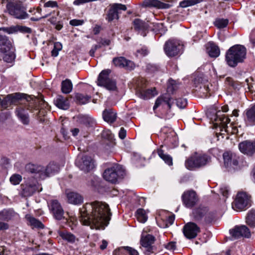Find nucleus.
Masks as SVG:
<instances>
[{"label": "nucleus", "instance_id": "obj_34", "mask_svg": "<svg viewBox=\"0 0 255 255\" xmlns=\"http://www.w3.org/2000/svg\"><path fill=\"white\" fill-rule=\"evenodd\" d=\"M246 222L250 227H255V210H251L248 213Z\"/></svg>", "mask_w": 255, "mask_h": 255}, {"label": "nucleus", "instance_id": "obj_29", "mask_svg": "<svg viewBox=\"0 0 255 255\" xmlns=\"http://www.w3.org/2000/svg\"><path fill=\"white\" fill-rule=\"evenodd\" d=\"M207 52L213 58L218 57L220 53V49L218 46L212 42H209L206 45Z\"/></svg>", "mask_w": 255, "mask_h": 255}, {"label": "nucleus", "instance_id": "obj_9", "mask_svg": "<svg viewBox=\"0 0 255 255\" xmlns=\"http://www.w3.org/2000/svg\"><path fill=\"white\" fill-rule=\"evenodd\" d=\"M111 70L106 69L103 70L99 74L97 81V84L100 86H104L110 91H115L117 89L115 81L109 78Z\"/></svg>", "mask_w": 255, "mask_h": 255}, {"label": "nucleus", "instance_id": "obj_40", "mask_svg": "<svg viewBox=\"0 0 255 255\" xmlns=\"http://www.w3.org/2000/svg\"><path fill=\"white\" fill-rule=\"evenodd\" d=\"M75 98L80 104H86L88 103L91 97L88 95H84L82 94L77 93L75 95Z\"/></svg>", "mask_w": 255, "mask_h": 255}, {"label": "nucleus", "instance_id": "obj_13", "mask_svg": "<svg viewBox=\"0 0 255 255\" xmlns=\"http://www.w3.org/2000/svg\"><path fill=\"white\" fill-rule=\"evenodd\" d=\"M182 200L186 208H191L197 204L198 198L194 191L187 190L183 193Z\"/></svg>", "mask_w": 255, "mask_h": 255}, {"label": "nucleus", "instance_id": "obj_44", "mask_svg": "<svg viewBox=\"0 0 255 255\" xmlns=\"http://www.w3.org/2000/svg\"><path fill=\"white\" fill-rule=\"evenodd\" d=\"M246 115L249 122L255 123V105L247 111Z\"/></svg>", "mask_w": 255, "mask_h": 255}, {"label": "nucleus", "instance_id": "obj_45", "mask_svg": "<svg viewBox=\"0 0 255 255\" xmlns=\"http://www.w3.org/2000/svg\"><path fill=\"white\" fill-rule=\"evenodd\" d=\"M229 20L228 19L217 18L214 22L215 25L218 28H223L226 27L228 24Z\"/></svg>", "mask_w": 255, "mask_h": 255}, {"label": "nucleus", "instance_id": "obj_30", "mask_svg": "<svg viewBox=\"0 0 255 255\" xmlns=\"http://www.w3.org/2000/svg\"><path fill=\"white\" fill-rule=\"evenodd\" d=\"M55 105L60 109L67 110L69 107V102L67 98L58 95L54 100Z\"/></svg>", "mask_w": 255, "mask_h": 255}, {"label": "nucleus", "instance_id": "obj_8", "mask_svg": "<svg viewBox=\"0 0 255 255\" xmlns=\"http://www.w3.org/2000/svg\"><path fill=\"white\" fill-rule=\"evenodd\" d=\"M251 196L245 192H239L232 203V207L235 210L242 211L251 206Z\"/></svg>", "mask_w": 255, "mask_h": 255}, {"label": "nucleus", "instance_id": "obj_63", "mask_svg": "<svg viewBox=\"0 0 255 255\" xmlns=\"http://www.w3.org/2000/svg\"><path fill=\"white\" fill-rule=\"evenodd\" d=\"M9 225L7 223L0 221V231L8 229Z\"/></svg>", "mask_w": 255, "mask_h": 255}, {"label": "nucleus", "instance_id": "obj_28", "mask_svg": "<svg viewBox=\"0 0 255 255\" xmlns=\"http://www.w3.org/2000/svg\"><path fill=\"white\" fill-rule=\"evenodd\" d=\"M16 115L19 120L24 125H28L29 122V118L27 111L21 107L16 109Z\"/></svg>", "mask_w": 255, "mask_h": 255}, {"label": "nucleus", "instance_id": "obj_14", "mask_svg": "<svg viewBox=\"0 0 255 255\" xmlns=\"http://www.w3.org/2000/svg\"><path fill=\"white\" fill-rule=\"evenodd\" d=\"M127 9V7L125 5L120 3H115L113 4L110 9L106 19L109 21H112L114 19H119V15L121 13L122 10L125 11Z\"/></svg>", "mask_w": 255, "mask_h": 255}, {"label": "nucleus", "instance_id": "obj_56", "mask_svg": "<svg viewBox=\"0 0 255 255\" xmlns=\"http://www.w3.org/2000/svg\"><path fill=\"white\" fill-rule=\"evenodd\" d=\"M220 193L223 195V196L227 197L229 191L227 187L223 186L220 188Z\"/></svg>", "mask_w": 255, "mask_h": 255}, {"label": "nucleus", "instance_id": "obj_3", "mask_svg": "<svg viewBox=\"0 0 255 255\" xmlns=\"http://www.w3.org/2000/svg\"><path fill=\"white\" fill-rule=\"evenodd\" d=\"M246 48L242 45H235L228 50L226 54V61L232 67H236L238 63H242L246 57Z\"/></svg>", "mask_w": 255, "mask_h": 255}, {"label": "nucleus", "instance_id": "obj_62", "mask_svg": "<svg viewBox=\"0 0 255 255\" xmlns=\"http://www.w3.org/2000/svg\"><path fill=\"white\" fill-rule=\"evenodd\" d=\"M147 69L150 72H154L157 70V68L155 66L149 64L147 65Z\"/></svg>", "mask_w": 255, "mask_h": 255}, {"label": "nucleus", "instance_id": "obj_57", "mask_svg": "<svg viewBox=\"0 0 255 255\" xmlns=\"http://www.w3.org/2000/svg\"><path fill=\"white\" fill-rule=\"evenodd\" d=\"M165 248L169 250L174 251L176 249L175 243L170 242L165 246Z\"/></svg>", "mask_w": 255, "mask_h": 255}, {"label": "nucleus", "instance_id": "obj_22", "mask_svg": "<svg viewBox=\"0 0 255 255\" xmlns=\"http://www.w3.org/2000/svg\"><path fill=\"white\" fill-rule=\"evenodd\" d=\"M48 206L50 211L55 218L61 220L63 217L64 211L59 202L57 200L49 201Z\"/></svg>", "mask_w": 255, "mask_h": 255}, {"label": "nucleus", "instance_id": "obj_61", "mask_svg": "<svg viewBox=\"0 0 255 255\" xmlns=\"http://www.w3.org/2000/svg\"><path fill=\"white\" fill-rule=\"evenodd\" d=\"M137 52L142 56H146L148 53V51L146 47H143L141 49L138 50Z\"/></svg>", "mask_w": 255, "mask_h": 255}, {"label": "nucleus", "instance_id": "obj_16", "mask_svg": "<svg viewBox=\"0 0 255 255\" xmlns=\"http://www.w3.org/2000/svg\"><path fill=\"white\" fill-rule=\"evenodd\" d=\"M200 232V227L193 222L188 223L183 228L184 236L189 239L195 238Z\"/></svg>", "mask_w": 255, "mask_h": 255}, {"label": "nucleus", "instance_id": "obj_32", "mask_svg": "<svg viewBox=\"0 0 255 255\" xmlns=\"http://www.w3.org/2000/svg\"><path fill=\"white\" fill-rule=\"evenodd\" d=\"M103 117L105 121L113 123L117 118V114L112 110H106L103 112Z\"/></svg>", "mask_w": 255, "mask_h": 255}, {"label": "nucleus", "instance_id": "obj_2", "mask_svg": "<svg viewBox=\"0 0 255 255\" xmlns=\"http://www.w3.org/2000/svg\"><path fill=\"white\" fill-rule=\"evenodd\" d=\"M25 170L28 172L34 174L36 178L44 179L58 172L59 167L54 162L49 163L46 167L40 165L29 163L26 165Z\"/></svg>", "mask_w": 255, "mask_h": 255}, {"label": "nucleus", "instance_id": "obj_60", "mask_svg": "<svg viewBox=\"0 0 255 255\" xmlns=\"http://www.w3.org/2000/svg\"><path fill=\"white\" fill-rule=\"evenodd\" d=\"M110 43H111V41L109 39H102L99 42V43L98 45H100L101 46H106V45H110Z\"/></svg>", "mask_w": 255, "mask_h": 255}, {"label": "nucleus", "instance_id": "obj_12", "mask_svg": "<svg viewBox=\"0 0 255 255\" xmlns=\"http://www.w3.org/2000/svg\"><path fill=\"white\" fill-rule=\"evenodd\" d=\"M182 47L178 41L170 39L165 43L164 49L168 56L173 57L179 53Z\"/></svg>", "mask_w": 255, "mask_h": 255}, {"label": "nucleus", "instance_id": "obj_5", "mask_svg": "<svg viewBox=\"0 0 255 255\" xmlns=\"http://www.w3.org/2000/svg\"><path fill=\"white\" fill-rule=\"evenodd\" d=\"M210 161V157L205 154L195 153L185 162L186 167L190 170L200 168Z\"/></svg>", "mask_w": 255, "mask_h": 255}, {"label": "nucleus", "instance_id": "obj_21", "mask_svg": "<svg viewBox=\"0 0 255 255\" xmlns=\"http://www.w3.org/2000/svg\"><path fill=\"white\" fill-rule=\"evenodd\" d=\"M21 187L23 194L25 196H31L36 191L40 192L42 190V188L36 181L33 183L27 182L25 184L21 185Z\"/></svg>", "mask_w": 255, "mask_h": 255}, {"label": "nucleus", "instance_id": "obj_18", "mask_svg": "<svg viewBox=\"0 0 255 255\" xmlns=\"http://www.w3.org/2000/svg\"><path fill=\"white\" fill-rule=\"evenodd\" d=\"M26 97V95L20 93L8 95L2 100L0 99V104L2 108L5 109L8 107V104L14 103L18 100L26 99L27 100H28Z\"/></svg>", "mask_w": 255, "mask_h": 255}, {"label": "nucleus", "instance_id": "obj_33", "mask_svg": "<svg viewBox=\"0 0 255 255\" xmlns=\"http://www.w3.org/2000/svg\"><path fill=\"white\" fill-rule=\"evenodd\" d=\"M133 23L134 28L137 30H145L150 27L148 23L139 19H134Z\"/></svg>", "mask_w": 255, "mask_h": 255}, {"label": "nucleus", "instance_id": "obj_17", "mask_svg": "<svg viewBox=\"0 0 255 255\" xmlns=\"http://www.w3.org/2000/svg\"><path fill=\"white\" fill-rule=\"evenodd\" d=\"M230 234L235 239L241 237L249 238L251 236V232L245 225L237 226L234 229L230 230Z\"/></svg>", "mask_w": 255, "mask_h": 255}, {"label": "nucleus", "instance_id": "obj_51", "mask_svg": "<svg viewBox=\"0 0 255 255\" xmlns=\"http://www.w3.org/2000/svg\"><path fill=\"white\" fill-rule=\"evenodd\" d=\"M122 249L127 251L128 255H138V253L135 250L129 247H124Z\"/></svg>", "mask_w": 255, "mask_h": 255}, {"label": "nucleus", "instance_id": "obj_53", "mask_svg": "<svg viewBox=\"0 0 255 255\" xmlns=\"http://www.w3.org/2000/svg\"><path fill=\"white\" fill-rule=\"evenodd\" d=\"M44 6L45 7L54 8L58 6V4L56 1L49 0L44 3Z\"/></svg>", "mask_w": 255, "mask_h": 255}, {"label": "nucleus", "instance_id": "obj_4", "mask_svg": "<svg viewBox=\"0 0 255 255\" xmlns=\"http://www.w3.org/2000/svg\"><path fill=\"white\" fill-rule=\"evenodd\" d=\"M2 2L6 1V10L8 13L17 19H25L28 17L26 8L19 0H1Z\"/></svg>", "mask_w": 255, "mask_h": 255}, {"label": "nucleus", "instance_id": "obj_20", "mask_svg": "<svg viewBox=\"0 0 255 255\" xmlns=\"http://www.w3.org/2000/svg\"><path fill=\"white\" fill-rule=\"evenodd\" d=\"M112 62L116 67L124 68L129 70H132L135 67V64L132 61L128 60L123 56L114 58Z\"/></svg>", "mask_w": 255, "mask_h": 255}, {"label": "nucleus", "instance_id": "obj_15", "mask_svg": "<svg viewBox=\"0 0 255 255\" xmlns=\"http://www.w3.org/2000/svg\"><path fill=\"white\" fill-rule=\"evenodd\" d=\"M155 241V238L151 235L147 234L144 235L142 234L140 239L141 245L146 249L147 255H149L151 253L154 252L155 248L152 244Z\"/></svg>", "mask_w": 255, "mask_h": 255}, {"label": "nucleus", "instance_id": "obj_35", "mask_svg": "<svg viewBox=\"0 0 255 255\" xmlns=\"http://www.w3.org/2000/svg\"><path fill=\"white\" fill-rule=\"evenodd\" d=\"M73 88V85L71 81L69 79H66L63 81L61 83V91L63 93H70Z\"/></svg>", "mask_w": 255, "mask_h": 255}, {"label": "nucleus", "instance_id": "obj_59", "mask_svg": "<svg viewBox=\"0 0 255 255\" xmlns=\"http://www.w3.org/2000/svg\"><path fill=\"white\" fill-rule=\"evenodd\" d=\"M119 137L121 139H124L126 136V130L123 128H121L119 132Z\"/></svg>", "mask_w": 255, "mask_h": 255}, {"label": "nucleus", "instance_id": "obj_25", "mask_svg": "<svg viewBox=\"0 0 255 255\" xmlns=\"http://www.w3.org/2000/svg\"><path fill=\"white\" fill-rule=\"evenodd\" d=\"M144 7H155L159 9H167L171 7V5L167 3H164L158 0H144L142 2Z\"/></svg>", "mask_w": 255, "mask_h": 255}, {"label": "nucleus", "instance_id": "obj_42", "mask_svg": "<svg viewBox=\"0 0 255 255\" xmlns=\"http://www.w3.org/2000/svg\"><path fill=\"white\" fill-rule=\"evenodd\" d=\"M216 218L215 214L212 212H209L207 209L204 217V224H210L214 222Z\"/></svg>", "mask_w": 255, "mask_h": 255}, {"label": "nucleus", "instance_id": "obj_37", "mask_svg": "<svg viewBox=\"0 0 255 255\" xmlns=\"http://www.w3.org/2000/svg\"><path fill=\"white\" fill-rule=\"evenodd\" d=\"M135 216L137 220L142 223H144L148 218L145 211L140 208L137 210Z\"/></svg>", "mask_w": 255, "mask_h": 255}, {"label": "nucleus", "instance_id": "obj_1", "mask_svg": "<svg viewBox=\"0 0 255 255\" xmlns=\"http://www.w3.org/2000/svg\"><path fill=\"white\" fill-rule=\"evenodd\" d=\"M80 221L91 229H104L110 220L109 205L99 201L86 203L80 209Z\"/></svg>", "mask_w": 255, "mask_h": 255}, {"label": "nucleus", "instance_id": "obj_50", "mask_svg": "<svg viewBox=\"0 0 255 255\" xmlns=\"http://www.w3.org/2000/svg\"><path fill=\"white\" fill-rule=\"evenodd\" d=\"M176 104L181 109L184 108L187 105V100L184 98H179L176 100Z\"/></svg>", "mask_w": 255, "mask_h": 255}, {"label": "nucleus", "instance_id": "obj_31", "mask_svg": "<svg viewBox=\"0 0 255 255\" xmlns=\"http://www.w3.org/2000/svg\"><path fill=\"white\" fill-rule=\"evenodd\" d=\"M17 215V214L12 209H4L0 212V220L8 221Z\"/></svg>", "mask_w": 255, "mask_h": 255}, {"label": "nucleus", "instance_id": "obj_43", "mask_svg": "<svg viewBox=\"0 0 255 255\" xmlns=\"http://www.w3.org/2000/svg\"><path fill=\"white\" fill-rule=\"evenodd\" d=\"M203 0H184L180 2L179 5L182 7H186L195 5Z\"/></svg>", "mask_w": 255, "mask_h": 255}, {"label": "nucleus", "instance_id": "obj_7", "mask_svg": "<svg viewBox=\"0 0 255 255\" xmlns=\"http://www.w3.org/2000/svg\"><path fill=\"white\" fill-rule=\"evenodd\" d=\"M124 174L125 170L123 167L120 165L116 164L105 170L103 177L106 180L115 183L118 178L123 176Z\"/></svg>", "mask_w": 255, "mask_h": 255}, {"label": "nucleus", "instance_id": "obj_39", "mask_svg": "<svg viewBox=\"0 0 255 255\" xmlns=\"http://www.w3.org/2000/svg\"><path fill=\"white\" fill-rule=\"evenodd\" d=\"M27 219L32 228H37L39 229H43L44 228L43 224L34 217L29 216L27 217Z\"/></svg>", "mask_w": 255, "mask_h": 255}, {"label": "nucleus", "instance_id": "obj_27", "mask_svg": "<svg viewBox=\"0 0 255 255\" xmlns=\"http://www.w3.org/2000/svg\"><path fill=\"white\" fill-rule=\"evenodd\" d=\"M206 207H199L194 210L193 212L194 219L199 223L204 224V220L206 214Z\"/></svg>", "mask_w": 255, "mask_h": 255}, {"label": "nucleus", "instance_id": "obj_48", "mask_svg": "<svg viewBox=\"0 0 255 255\" xmlns=\"http://www.w3.org/2000/svg\"><path fill=\"white\" fill-rule=\"evenodd\" d=\"M62 45L60 42H55L54 45V48L51 51V55L53 57L58 56L59 52L62 49Z\"/></svg>", "mask_w": 255, "mask_h": 255}, {"label": "nucleus", "instance_id": "obj_23", "mask_svg": "<svg viewBox=\"0 0 255 255\" xmlns=\"http://www.w3.org/2000/svg\"><path fill=\"white\" fill-rule=\"evenodd\" d=\"M66 195L67 202L69 204L77 205L83 202V196L78 192L67 190L66 191Z\"/></svg>", "mask_w": 255, "mask_h": 255}, {"label": "nucleus", "instance_id": "obj_38", "mask_svg": "<svg viewBox=\"0 0 255 255\" xmlns=\"http://www.w3.org/2000/svg\"><path fill=\"white\" fill-rule=\"evenodd\" d=\"M80 120L82 123L87 127H93L96 124V120L88 116H81Z\"/></svg>", "mask_w": 255, "mask_h": 255}, {"label": "nucleus", "instance_id": "obj_41", "mask_svg": "<svg viewBox=\"0 0 255 255\" xmlns=\"http://www.w3.org/2000/svg\"><path fill=\"white\" fill-rule=\"evenodd\" d=\"M157 153L159 156L167 164L169 165L172 164V158L169 155L164 154L162 149H158Z\"/></svg>", "mask_w": 255, "mask_h": 255}, {"label": "nucleus", "instance_id": "obj_19", "mask_svg": "<svg viewBox=\"0 0 255 255\" xmlns=\"http://www.w3.org/2000/svg\"><path fill=\"white\" fill-rule=\"evenodd\" d=\"M238 147L240 151L245 154L252 156L255 154V141L245 140L240 142Z\"/></svg>", "mask_w": 255, "mask_h": 255}, {"label": "nucleus", "instance_id": "obj_49", "mask_svg": "<svg viewBox=\"0 0 255 255\" xmlns=\"http://www.w3.org/2000/svg\"><path fill=\"white\" fill-rule=\"evenodd\" d=\"M178 88V86L175 81L172 79H169L167 86V91L168 92L173 93Z\"/></svg>", "mask_w": 255, "mask_h": 255}, {"label": "nucleus", "instance_id": "obj_11", "mask_svg": "<svg viewBox=\"0 0 255 255\" xmlns=\"http://www.w3.org/2000/svg\"><path fill=\"white\" fill-rule=\"evenodd\" d=\"M75 164L79 169L85 172H88L94 168V161L89 156L84 155L78 157Z\"/></svg>", "mask_w": 255, "mask_h": 255}, {"label": "nucleus", "instance_id": "obj_55", "mask_svg": "<svg viewBox=\"0 0 255 255\" xmlns=\"http://www.w3.org/2000/svg\"><path fill=\"white\" fill-rule=\"evenodd\" d=\"M101 47V46L100 45H98V44H96V45H93L91 50H90L89 51V54L92 57H94V55H95V52H96V51Z\"/></svg>", "mask_w": 255, "mask_h": 255}, {"label": "nucleus", "instance_id": "obj_52", "mask_svg": "<svg viewBox=\"0 0 255 255\" xmlns=\"http://www.w3.org/2000/svg\"><path fill=\"white\" fill-rule=\"evenodd\" d=\"M233 154L229 152H225L223 154V158L225 163L228 164L229 162H232Z\"/></svg>", "mask_w": 255, "mask_h": 255}, {"label": "nucleus", "instance_id": "obj_26", "mask_svg": "<svg viewBox=\"0 0 255 255\" xmlns=\"http://www.w3.org/2000/svg\"><path fill=\"white\" fill-rule=\"evenodd\" d=\"M174 101L172 100L168 94H164L159 97L156 100L153 110L157 108L160 106H167L170 109L173 104Z\"/></svg>", "mask_w": 255, "mask_h": 255}, {"label": "nucleus", "instance_id": "obj_10", "mask_svg": "<svg viewBox=\"0 0 255 255\" xmlns=\"http://www.w3.org/2000/svg\"><path fill=\"white\" fill-rule=\"evenodd\" d=\"M228 106H223L222 107V111L217 112L215 115L213 116V117L211 118L213 121L215 126L218 127L221 126L223 128H225L227 124L230 123V119L223 114V113L228 112Z\"/></svg>", "mask_w": 255, "mask_h": 255}, {"label": "nucleus", "instance_id": "obj_46", "mask_svg": "<svg viewBox=\"0 0 255 255\" xmlns=\"http://www.w3.org/2000/svg\"><path fill=\"white\" fill-rule=\"evenodd\" d=\"M102 137L108 140L111 143H114V135L110 130H104L102 133Z\"/></svg>", "mask_w": 255, "mask_h": 255}, {"label": "nucleus", "instance_id": "obj_24", "mask_svg": "<svg viewBox=\"0 0 255 255\" xmlns=\"http://www.w3.org/2000/svg\"><path fill=\"white\" fill-rule=\"evenodd\" d=\"M136 94L141 99L147 100L150 99L157 94L155 88L149 89H144L139 87L137 89Z\"/></svg>", "mask_w": 255, "mask_h": 255}, {"label": "nucleus", "instance_id": "obj_47", "mask_svg": "<svg viewBox=\"0 0 255 255\" xmlns=\"http://www.w3.org/2000/svg\"><path fill=\"white\" fill-rule=\"evenodd\" d=\"M9 180L12 184L18 185L22 180V176L18 174H14L10 177Z\"/></svg>", "mask_w": 255, "mask_h": 255}, {"label": "nucleus", "instance_id": "obj_58", "mask_svg": "<svg viewBox=\"0 0 255 255\" xmlns=\"http://www.w3.org/2000/svg\"><path fill=\"white\" fill-rule=\"evenodd\" d=\"M175 220V217L173 215L169 216L167 220V223L166 224V227H168L173 224Z\"/></svg>", "mask_w": 255, "mask_h": 255}, {"label": "nucleus", "instance_id": "obj_54", "mask_svg": "<svg viewBox=\"0 0 255 255\" xmlns=\"http://www.w3.org/2000/svg\"><path fill=\"white\" fill-rule=\"evenodd\" d=\"M84 21L83 20H80V19H72L69 22L70 24H71L72 26H79L81 25L84 23Z\"/></svg>", "mask_w": 255, "mask_h": 255}, {"label": "nucleus", "instance_id": "obj_6", "mask_svg": "<svg viewBox=\"0 0 255 255\" xmlns=\"http://www.w3.org/2000/svg\"><path fill=\"white\" fill-rule=\"evenodd\" d=\"M15 49L7 39L0 36V52L2 53V58L7 63L12 62L15 58Z\"/></svg>", "mask_w": 255, "mask_h": 255}, {"label": "nucleus", "instance_id": "obj_36", "mask_svg": "<svg viewBox=\"0 0 255 255\" xmlns=\"http://www.w3.org/2000/svg\"><path fill=\"white\" fill-rule=\"evenodd\" d=\"M59 236L64 240L71 243H73L76 241V237L75 236L68 232H61L59 231L58 232Z\"/></svg>", "mask_w": 255, "mask_h": 255}, {"label": "nucleus", "instance_id": "obj_64", "mask_svg": "<svg viewBox=\"0 0 255 255\" xmlns=\"http://www.w3.org/2000/svg\"><path fill=\"white\" fill-rule=\"evenodd\" d=\"M107 245H108L107 242L106 241H105V240H103L102 241V244L100 246V249L101 250L105 249L107 248Z\"/></svg>", "mask_w": 255, "mask_h": 255}]
</instances>
